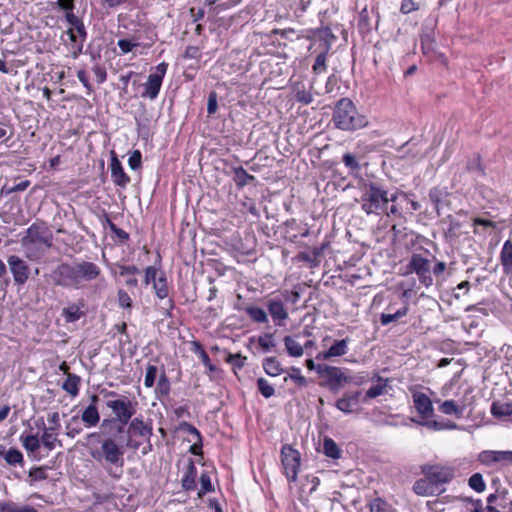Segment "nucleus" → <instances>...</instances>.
I'll use <instances>...</instances> for the list:
<instances>
[{"label":"nucleus","mask_w":512,"mask_h":512,"mask_svg":"<svg viewBox=\"0 0 512 512\" xmlns=\"http://www.w3.org/2000/svg\"><path fill=\"white\" fill-rule=\"evenodd\" d=\"M101 276V268L90 261L80 260L62 263L53 271L55 284L65 288H82Z\"/></svg>","instance_id":"obj_1"},{"label":"nucleus","mask_w":512,"mask_h":512,"mask_svg":"<svg viewBox=\"0 0 512 512\" xmlns=\"http://www.w3.org/2000/svg\"><path fill=\"white\" fill-rule=\"evenodd\" d=\"M124 454V447L112 437L102 439L99 447L90 450L91 457L115 479H119L123 473Z\"/></svg>","instance_id":"obj_2"},{"label":"nucleus","mask_w":512,"mask_h":512,"mask_svg":"<svg viewBox=\"0 0 512 512\" xmlns=\"http://www.w3.org/2000/svg\"><path fill=\"white\" fill-rule=\"evenodd\" d=\"M332 120L335 127L343 131H355L368 124L366 117L358 112L348 98H342L337 102Z\"/></svg>","instance_id":"obj_3"},{"label":"nucleus","mask_w":512,"mask_h":512,"mask_svg":"<svg viewBox=\"0 0 512 512\" xmlns=\"http://www.w3.org/2000/svg\"><path fill=\"white\" fill-rule=\"evenodd\" d=\"M413 403L416 411L418 412L421 420L415 421L416 423L425 426L433 431L454 430L457 429V424L451 421H438L433 419L434 408L431 399L422 392H415L412 395Z\"/></svg>","instance_id":"obj_4"},{"label":"nucleus","mask_w":512,"mask_h":512,"mask_svg":"<svg viewBox=\"0 0 512 512\" xmlns=\"http://www.w3.org/2000/svg\"><path fill=\"white\" fill-rule=\"evenodd\" d=\"M53 235L44 223L32 224L22 239V245L26 249L29 258L38 257L52 246Z\"/></svg>","instance_id":"obj_5"},{"label":"nucleus","mask_w":512,"mask_h":512,"mask_svg":"<svg viewBox=\"0 0 512 512\" xmlns=\"http://www.w3.org/2000/svg\"><path fill=\"white\" fill-rule=\"evenodd\" d=\"M105 397H116L106 401V406L111 410L114 418L104 419L102 426L116 422L129 423L136 413L137 402H133L126 396H119L114 391H107Z\"/></svg>","instance_id":"obj_6"},{"label":"nucleus","mask_w":512,"mask_h":512,"mask_svg":"<svg viewBox=\"0 0 512 512\" xmlns=\"http://www.w3.org/2000/svg\"><path fill=\"white\" fill-rule=\"evenodd\" d=\"M387 191L377 186L375 183L365 185L361 195V208L366 214L379 215L387 207Z\"/></svg>","instance_id":"obj_7"},{"label":"nucleus","mask_w":512,"mask_h":512,"mask_svg":"<svg viewBox=\"0 0 512 512\" xmlns=\"http://www.w3.org/2000/svg\"><path fill=\"white\" fill-rule=\"evenodd\" d=\"M409 272L415 273L420 284L428 288L433 285L431 259L420 253H413L407 265Z\"/></svg>","instance_id":"obj_8"},{"label":"nucleus","mask_w":512,"mask_h":512,"mask_svg":"<svg viewBox=\"0 0 512 512\" xmlns=\"http://www.w3.org/2000/svg\"><path fill=\"white\" fill-rule=\"evenodd\" d=\"M167 68L168 64L165 62H162L155 67V72L148 76L147 81L143 85L144 90L141 94L143 98L154 100L158 97Z\"/></svg>","instance_id":"obj_9"},{"label":"nucleus","mask_w":512,"mask_h":512,"mask_svg":"<svg viewBox=\"0 0 512 512\" xmlns=\"http://www.w3.org/2000/svg\"><path fill=\"white\" fill-rule=\"evenodd\" d=\"M345 371L340 367L326 365L325 368H322L320 375L324 379L323 385L334 393L339 392L348 383V375Z\"/></svg>","instance_id":"obj_10"},{"label":"nucleus","mask_w":512,"mask_h":512,"mask_svg":"<svg viewBox=\"0 0 512 512\" xmlns=\"http://www.w3.org/2000/svg\"><path fill=\"white\" fill-rule=\"evenodd\" d=\"M281 461L288 481H296L300 467L299 452L289 445H284L281 449Z\"/></svg>","instance_id":"obj_11"},{"label":"nucleus","mask_w":512,"mask_h":512,"mask_svg":"<svg viewBox=\"0 0 512 512\" xmlns=\"http://www.w3.org/2000/svg\"><path fill=\"white\" fill-rule=\"evenodd\" d=\"M423 474L438 488V485L448 483L454 477V469L446 465H425Z\"/></svg>","instance_id":"obj_12"},{"label":"nucleus","mask_w":512,"mask_h":512,"mask_svg":"<svg viewBox=\"0 0 512 512\" xmlns=\"http://www.w3.org/2000/svg\"><path fill=\"white\" fill-rule=\"evenodd\" d=\"M266 307L275 326L282 327L289 318V313L281 298L273 297L267 300Z\"/></svg>","instance_id":"obj_13"},{"label":"nucleus","mask_w":512,"mask_h":512,"mask_svg":"<svg viewBox=\"0 0 512 512\" xmlns=\"http://www.w3.org/2000/svg\"><path fill=\"white\" fill-rule=\"evenodd\" d=\"M477 460L488 467L512 463V451L484 450L478 454Z\"/></svg>","instance_id":"obj_14"},{"label":"nucleus","mask_w":512,"mask_h":512,"mask_svg":"<svg viewBox=\"0 0 512 512\" xmlns=\"http://www.w3.org/2000/svg\"><path fill=\"white\" fill-rule=\"evenodd\" d=\"M435 403H438V410L442 414L447 416H454L458 419L463 417L469 405L467 399L464 398L448 399L445 401L435 400Z\"/></svg>","instance_id":"obj_15"},{"label":"nucleus","mask_w":512,"mask_h":512,"mask_svg":"<svg viewBox=\"0 0 512 512\" xmlns=\"http://www.w3.org/2000/svg\"><path fill=\"white\" fill-rule=\"evenodd\" d=\"M9 269L13 275V279L17 284H24L29 278L28 264L16 255H11L7 259Z\"/></svg>","instance_id":"obj_16"},{"label":"nucleus","mask_w":512,"mask_h":512,"mask_svg":"<svg viewBox=\"0 0 512 512\" xmlns=\"http://www.w3.org/2000/svg\"><path fill=\"white\" fill-rule=\"evenodd\" d=\"M335 40L336 36L333 34L332 30L329 27H323L315 32L314 40L309 50L315 49L329 52Z\"/></svg>","instance_id":"obj_17"},{"label":"nucleus","mask_w":512,"mask_h":512,"mask_svg":"<svg viewBox=\"0 0 512 512\" xmlns=\"http://www.w3.org/2000/svg\"><path fill=\"white\" fill-rule=\"evenodd\" d=\"M361 392L356 391L352 393H346L336 401L335 406L343 413L350 414L358 411L360 405Z\"/></svg>","instance_id":"obj_18"},{"label":"nucleus","mask_w":512,"mask_h":512,"mask_svg":"<svg viewBox=\"0 0 512 512\" xmlns=\"http://www.w3.org/2000/svg\"><path fill=\"white\" fill-rule=\"evenodd\" d=\"M350 340L348 338L335 340L328 350L319 352L316 355L317 360H330L333 357H340L348 352V345Z\"/></svg>","instance_id":"obj_19"},{"label":"nucleus","mask_w":512,"mask_h":512,"mask_svg":"<svg viewBox=\"0 0 512 512\" xmlns=\"http://www.w3.org/2000/svg\"><path fill=\"white\" fill-rule=\"evenodd\" d=\"M127 433L146 438L149 441L152 436V426L144 422L142 417H135L129 421Z\"/></svg>","instance_id":"obj_20"},{"label":"nucleus","mask_w":512,"mask_h":512,"mask_svg":"<svg viewBox=\"0 0 512 512\" xmlns=\"http://www.w3.org/2000/svg\"><path fill=\"white\" fill-rule=\"evenodd\" d=\"M98 399L99 398L97 395H92V403L88 405L82 412L81 420L83 421L86 428L95 427L100 421V414L96 407V402Z\"/></svg>","instance_id":"obj_21"},{"label":"nucleus","mask_w":512,"mask_h":512,"mask_svg":"<svg viewBox=\"0 0 512 512\" xmlns=\"http://www.w3.org/2000/svg\"><path fill=\"white\" fill-rule=\"evenodd\" d=\"M111 177L115 185L119 187H126L130 182V177L125 173L121 162L117 157L113 156L110 163Z\"/></svg>","instance_id":"obj_22"},{"label":"nucleus","mask_w":512,"mask_h":512,"mask_svg":"<svg viewBox=\"0 0 512 512\" xmlns=\"http://www.w3.org/2000/svg\"><path fill=\"white\" fill-rule=\"evenodd\" d=\"M372 385L366 391L365 397L363 401H367L368 399H374L378 396L384 395L387 393V387L389 380L387 378L380 377L378 375H374L371 379Z\"/></svg>","instance_id":"obj_23"},{"label":"nucleus","mask_w":512,"mask_h":512,"mask_svg":"<svg viewBox=\"0 0 512 512\" xmlns=\"http://www.w3.org/2000/svg\"><path fill=\"white\" fill-rule=\"evenodd\" d=\"M153 288L155 290L156 296L159 299H161V300L166 299L165 309L167 311L171 310L174 306V303H173V300L168 297L169 289H168V285H167V279H166V276L164 273H161L158 276L157 282H154Z\"/></svg>","instance_id":"obj_24"},{"label":"nucleus","mask_w":512,"mask_h":512,"mask_svg":"<svg viewBox=\"0 0 512 512\" xmlns=\"http://www.w3.org/2000/svg\"><path fill=\"white\" fill-rule=\"evenodd\" d=\"M179 430L182 432H193L194 433V441H191L193 444L190 447V452L194 455H200L202 453L203 444H202V436H201L199 430L188 422L180 423Z\"/></svg>","instance_id":"obj_25"},{"label":"nucleus","mask_w":512,"mask_h":512,"mask_svg":"<svg viewBox=\"0 0 512 512\" xmlns=\"http://www.w3.org/2000/svg\"><path fill=\"white\" fill-rule=\"evenodd\" d=\"M292 95L297 102L303 105H309L313 101V95L311 94L310 89H308L302 82H296L293 84Z\"/></svg>","instance_id":"obj_26"},{"label":"nucleus","mask_w":512,"mask_h":512,"mask_svg":"<svg viewBox=\"0 0 512 512\" xmlns=\"http://www.w3.org/2000/svg\"><path fill=\"white\" fill-rule=\"evenodd\" d=\"M500 262L503 272L512 276V241L506 240L500 252Z\"/></svg>","instance_id":"obj_27"},{"label":"nucleus","mask_w":512,"mask_h":512,"mask_svg":"<svg viewBox=\"0 0 512 512\" xmlns=\"http://www.w3.org/2000/svg\"><path fill=\"white\" fill-rule=\"evenodd\" d=\"M437 490V487L426 476L425 478L418 479L413 484V491L419 496L434 495Z\"/></svg>","instance_id":"obj_28"},{"label":"nucleus","mask_w":512,"mask_h":512,"mask_svg":"<svg viewBox=\"0 0 512 512\" xmlns=\"http://www.w3.org/2000/svg\"><path fill=\"white\" fill-rule=\"evenodd\" d=\"M84 307V303L69 304L67 307L62 309V316L64 317L67 323H73L78 321L82 316H84V312L82 308Z\"/></svg>","instance_id":"obj_29"},{"label":"nucleus","mask_w":512,"mask_h":512,"mask_svg":"<svg viewBox=\"0 0 512 512\" xmlns=\"http://www.w3.org/2000/svg\"><path fill=\"white\" fill-rule=\"evenodd\" d=\"M245 312L254 323H258V324H268L269 323L268 313L261 307L247 306L245 308Z\"/></svg>","instance_id":"obj_30"},{"label":"nucleus","mask_w":512,"mask_h":512,"mask_svg":"<svg viewBox=\"0 0 512 512\" xmlns=\"http://www.w3.org/2000/svg\"><path fill=\"white\" fill-rule=\"evenodd\" d=\"M196 476L197 471L194 463L192 461L189 462L187 466V470L182 478V487L184 490H194L196 488Z\"/></svg>","instance_id":"obj_31"},{"label":"nucleus","mask_w":512,"mask_h":512,"mask_svg":"<svg viewBox=\"0 0 512 512\" xmlns=\"http://www.w3.org/2000/svg\"><path fill=\"white\" fill-rule=\"evenodd\" d=\"M232 171L234 173L233 180L239 189L246 186L250 181L255 180V177L251 174H248L246 170L241 166L232 167Z\"/></svg>","instance_id":"obj_32"},{"label":"nucleus","mask_w":512,"mask_h":512,"mask_svg":"<svg viewBox=\"0 0 512 512\" xmlns=\"http://www.w3.org/2000/svg\"><path fill=\"white\" fill-rule=\"evenodd\" d=\"M81 378L75 374H68L67 379L62 384V389L66 391L72 397H76L79 394V385Z\"/></svg>","instance_id":"obj_33"},{"label":"nucleus","mask_w":512,"mask_h":512,"mask_svg":"<svg viewBox=\"0 0 512 512\" xmlns=\"http://www.w3.org/2000/svg\"><path fill=\"white\" fill-rule=\"evenodd\" d=\"M20 440L23 447L30 453L37 452L42 444L37 434H22Z\"/></svg>","instance_id":"obj_34"},{"label":"nucleus","mask_w":512,"mask_h":512,"mask_svg":"<svg viewBox=\"0 0 512 512\" xmlns=\"http://www.w3.org/2000/svg\"><path fill=\"white\" fill-rule=\"evenodd\" d=\"M264 371L272 377H276L283 372L280 362L275 357H267L263 360Z\"/></svg>","instance_id":"obj_35"},{"label":"nucleus","mask_w":512,"mask_h":512,"mask_svg":"<svg viewBox=\"0 0 512 512\" xmlns=\"http://www.w3.org/2000/svg\"><path fill=\"white\" fill-rule=\"evenodd\" d=\"M284 345L288 354L292 357H301L304 353L303 346L293 336H285Z\"/></svg>","instance_id":"obj_36"},{"label":"nucleus","mask_w":512,"mask_h":512,"mask_svg":"<svg viewBox=\"0 0 512 512\" xmlns=\"http://www.w3.org/2000/svg\"><path fill=\"white\" fill-rule=\"evenodd\" d=\"M41 443L48 450H53L57 442V430L56 428L44 427L43 434L41 436Z\"/></svg>","instance_id":"obj_37"},{"label":"nucleus","mask_w":512,"mask_h":512,"mask_svg":"<svg viewBox=\"0 0 512 512\" xmlns=\"http://www.w3.org/2000/svg\"><path fill=\"white\" fill-rule=\"evenodd\" d=\"M117 45L121 51V54H127L134 48L141 46L140 37L133 35L130 39H119Z\"/></svg>","instance_id":"obj_38"},{"label":"nucleus","mask_w":512,"mask_h":512,"mask_svg":"<svg viewBox=\"0 0 512 512\" xmlns=\"http://www.w3.org/2000/svg\"><path fill=\"white\" fill-rule=\"evenodd\" d=\"M491 413L496 417L512 415V402H494L491 406Z\"/></svg>","instance_id":"obj_39"},{"label":"nucleus","mask_w":512,"mask_h":512,"mask_svg":"<svg viewBox=\"0 0 512 512\" xmlns=\"http://www.w3.org/2000/svg\"><path fill=\"white\" fill-rule=\"evenodd\" d=\"M314 52H317V56L312 67L313 72L317 75L325 73L327 71L326 61L329 52H324L322 50L320 51L315 49Z\"/></svg>","instance_id":"obj_40"},{"label":"nucleus","mask_w":512,"mask_h":512,"mask_svg":"<svg viewBox=\"0 0 512 512\" xmlns=\"http://www.w3.org/2000/svg\"><path fill=\"white\" fill-rule=\"evenodd\" d=\"M155 392L159 399L167 397L170 393V381L164 371L159 376Z\"/></svg>","instance_id":"obj_41"},{"label":"nucleus","mask_w":512,"mask_h":512,"mask_svg":"<svg viewBox=\"0 0 512 512\" xmlns=\"http://www.w3.org/2000/svg\"><path fill=\"white\" fill-rule=\"evenodd\" d=\"M323 450L327 457L332 459H338L340 457V449L336 442L331 438L324 439Z\"/></svg>","instance_id":"obj_42"},{"label":"nucleus","mask_w":512,"mask_h":512,"mask_svg":"<svg viewBox=\"0 0 512 512\" xmlns=\"http://www.w3.org/2000/svg\"><path fill=\"white\" fill-rule=\"evenodd\" d=\"M258 345L264 353L272 351L276 347V342L272 333H265L258 337Z\"/></svg>","instance_id":"obj_43"},{"label":"nucleus","mask_w":512,"mask_h":512,"mask_svg":"<svg viewBox=\"0 0 512 512\" xmlns=\"http://www.w3.org/2000/svg\"><path fill=\"white\" fill-rule=\"evenodd\" d=\"M4 459L7 462V464H9V465L22 464L24 461L23 454L21 453L20 450H18L16 448H10L4 454Z\"/></svg>","instance_id":"obj_44"},{"label":"nucleus","mask_w":512,"mask_h":512,"mask_svg":"<svg viewBox=\"0 0 512 512\" xmlns=\"http://www.w3.org/2000/svg\"><path fill=\"white\" fill-rule=\"evenodd\" d=\"M468 485L474 491L481 493L486 489V484L484 482L483 476L480 473H474L468 480Z\"/></svg>","instance_id":"obj_45"},{"label":"nucleus","mask_w":512,"mask_h":512,"mask_svg":"<svg viewBox=\"0 0 512 512\" xmlns=\"http://www.w3.org/2000/svg\"><path fill=\"white\" fill-rule=\"evenodd\" d=\"M257 387L261 395L265 398H270L275 393L274 387L264 378L257 380Z\"/></svg>","instance_id":"obj_46"},{"label":"nucleus","mask_w":512,"mask_h":512,"mask_svg":"<svg viewBox=\"0 0 512 512\" xmlns=\"http://www.w3.org/2000/svg\"><path fill=\"white\" fill-rule=\"evenodd\" d=\"M158 369L155 365H148L146 367V373L144 378V385L147 388H151L155 384V380L157 377Z\"/></svg>","instance_id":"obj_47"},{"label":"nucleus","mask_w":512,"mask_h":512,"mask_svg":"<svg viewBox=\"0 0 512 512\" xmlns=\"http://www.w3.org/2000/svg\"><path fill=\"white\" fill-rule=\"evenodd\" d=\"M200 490L198 492L199 497L213 491V486L208 473H202L200 476Z\"/></svg>","instance_id":"obj_48"},{"label":"nucleus","mask_w":512,"mask_h":512,"mask_svg":"<svg viewBox=\"0 0 512 512\" xmlns=\"http://www.w3.org/2000/svg\"><path fill=\"white\" fill-rule=\"evenodd\" d=\"M443 198V192L439 188H433L429 191V199L434 205L437 213L440 214V206Z\"/></svg>","instance_id":"obj_49"},{"label":"nucleus","mask_w":512,"mask_h":512,"mask_svg":"<svg viewBox=\"0 0 512 512\" xmlns=\"http://www.w3.org/2000/svg\"><path fill=\"white\" fill-rule=\"evenodd\" d=\"M342 161L350 171H358L360 169L357 158L351 153H345L342 157Z\"/></svg>","instance_id":"obj_50"},{"label":"nucleus","mask_w":512,"mask_h":512,"mask_svg":"<svg viewBox=\"0 0 512 512\" xmlns=\"http://www.w3.org/2000/svg\"><path fill=\"white\" fill-rule=\"evenodd\" d=\"M288 378L293 380L298 386L304 387L307 385V380L302 376L299 368H292L291 373L284 380L287 381Z\"/></svg>","instance_id":"obj_51"},{"label":"nucleus","mask_w":512,"mask_h":512,"mask_svg":"<svg viewBox=\"0 0 512 512\" xmlns=\"http://www.w3.org/2000/svg\"><path fill=\"white\" fill-rule=\"evenodd\" d=\"M118 304L124 309L132 308V299L125 290L120 289L118 291Z\"/></svg>","instance_id":"obj_52"},{"label":"nucleus","mask_w":512,"mask_h":512,"mask_svg":"<svg viewBox=\"0 0 512 512\" xmlns=\"http://www.w3.org/2000/svg\"><path fill=\"white\" fill-rule=\"evenodd\" d=\"M246 360L247 358L241 354H229L227 357V362L238 369H241L245 365Z\"/></svg>","instance_id":"obj_53"},{"label":"nucleus","mask_w":512,"mask_h":512,"mask_svg":"<svg viewBox=\"0 0 512 512\" xmlns=\"http://www.w3.org/2000/svg\"><path fill=\"white\" fill-rule=\"evenodd\" d=\"M370 512H389L388 505L380 498L374 499L370 503Z\"/></svg>","instance_id":"obj_54"},{"label":"nucleus","mask_w":512,"mask_h":512,"mask_svg":"<svg viewBox=\"0 0 512 512\" xmlns=\"http://www.w3.org/2000/svg\"><path fill=\"white\" fill-rule=\"evenodd\" d=\"M29 477L32 481H40L47 478V472L44 467H36L32 468L29 471Z\"/></svg>","instance_id":"obj_55"},{"label":"nucleus","mask_w":512,"mask_h":512,"mask_svg":"<svg viewBox=\"0 0 512 512\" xmlns=\"http://www.w3.org/2000/svg\"><path fill=\"white\" fill-rule=\"evenodd\" d=\"M142 156L140 151L135 150L128 159V165L132 170H137L141 167Z\"/></svg>","instance_id":"obj_56"},{"label":"nucleus","mask_w":512,"mask_h":512,"mask_svg":"<svg viewBox=\"0 0 512 512\" xmlns=\"http://www.w3.org/2000/svg\"><path fill=\"white\" fill-rule=\"evenodd\" d=\"M368 381V374L366 372H360L355 375H348V383H352L354 385H363Z\"/></svg>","instance_id":"obj_57"},{"label":"nucleus","mask_w":512,"mask_h":512,"mask_svg":"<svg viewBox=\"0 0 512 512\" xmlns=\"http://www.w3.org/2000/svg\"><path fill=\"white\" fill-rule=\"evenodd\" d=\"M65 20L71 25V27H74L75 30L80 27V25L84 24L83 20L75 15L73 11H68L65 13Z\"/></svg>","instance_id":"obj_58"},{"label":"nucleus","mask_w":512,"mask_h":512,"mask_svg":"<svg viewBox=\"0 0 512 512\" xmlns=\"http://www.w3.org/2000/svg\"><path fill=\"white\" fill-rule=\"evenodd\" d=\"M157 269L154 266H148L145 269L144 283L149 285L150 283L157 282Z\"/></svg>","instance_id":"obj_59"},{"label":"nucleus","mask_w":512,"mask_h":512,"mask_svg":"<svg viewBox=\"0 0 512 512\" xmlns=\"http://www.w3.org/2000/svg\"><path fill=\"white\" fill-rule=\"evenodd\" d=\"M418 10V5L413 0H403L400 6L402 14H408Z\"/></svg>","instance_id":"obj_60"},{"label":"nucleus","mask_w":512,"mask_h":512,"mask_svg":"<svg viewBox=\"0 0 512 512\" xmlns=\"http://www.w3.org/2000/svg\"><path fill=\"white\" fill-rule=\"evenodd\" d=\"M217 94L216 92H211L208 96L207 102V112L209 115L216 113L217 111Z\"/></svg>","instance_id":"obj_61"},{"label":"nucleus","mask_w":512,"mask_h":512,"mask_svg":"<svg viewBox=\"0 0 512 512\" xmlns=\"http://www.w3.org/2000/svg\"><path fill=\"white\" fill-rule=\"evenodd\" d=\"M84 43L78 42L75 44H69L71 57L77 59L83 53Z\"/></svg>","instance_id":"obj_62"},{"label":"nucleus","mask_w":512,"mask_h":512,"mask_svg":"<svg viewBox=\"0 0 512 512\" xmlns=\"http://www.w3.org/2000/svg\"><path fill=\"white\" fill-rule=\"evenodd\" d=\"M93 72L96 76V80L99 84L105 82L107 78V72L104 67L96 65L93 67Z\"/></svg>","instance_id":"obj_63"},{"label":"nucleus","mask_w":512,"mask_h":512,"mask_svg":"<svg viewBox=\"0 0 512 512\" xmlns=\"http://www.w3.org/2000/svg\"><path fill=\"white\" fill-rule=\"evenodd\" d=\"M401 210H402V207H401L400 203H393L390 207L387 206L383 213H386L387 216L393 215V216L401 217L402 216Z\"/></svg>","instance_id":"obj_64"}]
</instances>
